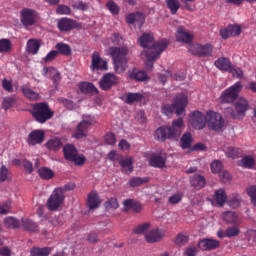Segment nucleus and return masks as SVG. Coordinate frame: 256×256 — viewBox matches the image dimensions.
<instances>
[{
  "mask_svg": "<svg viewBox=\"0 0 256 256\" xmlns=\"http://www.w3.org/2000/svg\"><path fill=\"white\" fill-rule=\"evenodd\" d=\"M183 127V118L172 121V126H161L155 131V139L165 143L166 139L173 140L181 137V128Z\"/></svg>",
  "mask_w": 256,
  "mask_h": 256,
  "instance_id": "obj_1",
  "label": "nucleus"
},
{
  "mask_svg": "<svg viewBox=\"0 0 256 256\" xmlns=\"http://www.w3.org/2000/svg\"><path fill=\"white\" fill-rule=\"evenodd\" d=\"M109 55L112 57L114 71L121 75V73H125L127 71V67H129L127 60V55H129V48L122 47H110L108 51Z\"/></svg>",
  "mask_w": 256,
  "mask_h": 256,
  "instance_id": "obj_2",
  "label": "nucleus"
},
{
  "mask_svg": "<svg viewBox=\"0 0 256 256\" xmlns=\"http://www.w3.org/2000/svg\"><path fill=\"white\" fill-rule=\"evenodd\" d=\"M188 103L189 100L187 95L180 93L174 97L173 104L162 105L161 111L166 116L176 113L177 117H181V115L185 113V109L187 108Z\"/></svg>",
  "mask_w": 256,
  "mask_h": 256,
  "instance_id": "obj_3",
  "label": "nucleus"
},
{
  "mask_svg": "<svg viewBox=\"0 0 256 256\" xmlns=\"http://www.w3.org/2000/svg\"><path fill=\"white\" fill-rule=\"evenodd\" d=\"M30 114L33 119L41 125H43V123H47L50 119H53V115H55L53 110H51V107H49V104L46 102H39L32 105Z\"/></svg>",
  "mask_w": 256,
  "mask_h": 256,
  "instance_id": "obj_4",
  "label": "nucleus"
},
{
  "mask_svg": "<svg viewBox=\"0 0 256 256\" xmlns=\"http://www.w3.org/2000/svg\"><path fill=\"white\" fill-rule=\"evenodd\" d=\"M167 47H169V42H167V39H162L156 46L144 51L147 59L145 65L148 71L153 69V62L161 57V53H163Z\"/></svg>",
  "mask_w": 256,
  "mask_h": 256,
  "instance_id": "obj_5",
  "label": "nucleus"
},
{
  "mask_svg": "<svg viewBox=\"0 0 256 256\" xmlns=\"http://www.w3.org/2000/svg\"><path fill=\"white\" fill-rule=\"evenodd\" d=\"M249 111V101L245 98H239L233 103V110L230 112L232 119H245Z\"/></svg>",
  "mask_w": 256,
  "mask_h": 256,
  "instance_id": "obj_6",
  "label": "nucleus"
},
{
  "mask_svg": "<svg viewBox=\"0 0 256 256\" xmlns=\"http://www.w3.org/2000/svg\"><path fill=\"white\" fill-rule=\"evenodd\" d=\"M39 21V13L31 8H23L20 11V23H22L25 29L28 27H33Z\"/></svg>",
  "mask_w": 256,
  "mask_h": 256,
  "instance_id": "obj_7",
  "label": "nucleus"
},
{
  "mask_svg": "<svg viewBox=\"0 0 256 256\" xmlns=\"http://www.w3.org/2000/svg\"><path fill=\"white\" fill-rule=\"evenodd\" d=\"M243 89L241 82H236L234 85L226 89L220 96V103H233L239 97V93Z\"/></svg>",
  "mask_w": 256,
  "mask_h": 256,
  "instance_id": "obj_8",
  "label": "nucleus"
},
{
  "mask_svg": "<svg viewBox=\"0 0 256 256\" xmlns=\"http://www.w3.org/2000/svg\"><path fill=\"white\" fill-rule=\"evenodd\" d=\"M63 203H65V195L61 189L55 188L48 198L46 205L49 211H57Z\"/></svg>",
  "mask_w": 256,
  "mask_h": 256,
  "instance_id": "obj_9",
  "label": "nucleus"
},
{
  "mask_svg": "<svg viewBox=\"0 0 256 256\" xmlns=\"http://www.w3.org/2000/svg\"><path fill=\"white\" fill-rule=\"evenodd\" d=\"M189 53L196 57H211L213 55V45L206 44H191L188 47Z\"/></svg>",
  "mask_w": 256,
  "mask_h": 256,
  "instance_id": "obj_10",
  "label": "nucleus"
},
{
  "mask_svg": "<svg viewBox=\"0 0 256 256\" xmlns=\"http://www.w3.org/2000/svg\"><path fill=\"white\" fill-rule=\"evenodd\" d=\"M93 123H95L93 117H84L83 120L77 125L76 132L73 134V137H75V139H83V137H87L89 127H91Z\"/></svg>",
  "mask_w": 256,
  "mask_h": 256,
  "instance_id": "obj_11",
  "label": "nucleus"
},
{
  "mask_svg": "<svg viewBox=\"0 0 256 256\" xmlns=\"http://www.w3.org/2000/svg\"><path fill=\"white\" fill-rule=\"evenodd\" d=\"M57 27L61 33H68L69 31H73V29H81L82 25L77 20L63 17L58 20Z\"/></svg>",
  "mask_w": 256,
  "mask_h": 256,
  "instance_id": "obj_12",
  "label": "nucleus"
},
{
  "mask_svg": "<svg viewBox=\"0 0 256 256\" xmlns=\"http://www.w3.org/2000/svg\"><path fill=\"white\" fill-rule=\"evenodd\" d=\"M207 121L210 129L213 131H221L225 127V121H223V116L217 112L209 111L207 112Z\"/></svg>",
  "mask_w": 256,
  "mask_h": 256,
  "instance_id": "obj_13",
  "label": "nucleus"
},
{
  "mask_svg": "<svg viewBox=\"0 0 256 256\" xmlns=\"http://www.w3.org/2000/svg\"><path fill=\"white\" fill-rule=\"evenodd\" d=\"M189 124L193 129H205V125H207V118L203 112L194 111L189 116Z\"/></svg>",
  "mask_w": 256,
  "mask_h": 256,
  "instance_id": "obj_14",
  "label": "nucleus"
},
{
  "mask_svg": "<svg viewBox=\"0 0 256 256\" xmlns=\"http://www.w3.org/2000/svg\"><path fill=\"white\" fill-rule=\"evenodd\" d=\"M119 83V78L113 73H106L101 78L99 85L102 91H109L113 89L114 85Z\"/></svg>",
  "mask_w": 256,
  "mask_h": 256,
  "instance_id": "obj_15",
  "label": "nucleus"
},
{
  "mask_svg": "<svg viewBox=\"0 0 256 256\" xmlns=\"http://www.w3.org/2000/svg\"><path fill=\"white\" fill-rule=\"evenodd\" d=\"M167 163V154L164 152L153 153L149 158L150 167H155L156 169H163Z\"/></svg>",
  "mask_w": 256,
  "mask_h": 256,
  "instance_id": "obj_16",
  "label": "nucleus"
},
{
  "mask_svg": "<svg viewBox=\"0 0 256 256\" xmlns=\"http://www.w3.org/2000/svg\"><path fill=\"white\" fill-rule=\"evenodd\" d=\"M91 59V71H107V61L101 58V54H99V52H94Z\"/></svg>",
  "mask_w": 256,
  "mask_h": 256,
  "instance_id": "obj_17",
  "label": "nucleus"
},
{
  "mask_svg": "<svg viewBox=\"0 0 256 256\" xmlns=\"http://www.w3.org/2000/svg\"><path fill=\"white\" fill-rule=\"evenodd\" d=\"M221 246V242L217 239L204 238L199 241L198 247L201 251H215V249H219Z\"/></svg>",
  "mask_w": 256,
  "mask_h": 256,
  "instance_id": "obj_18",
  "label": "nucleus"
},
{
  "mask_svg": "<svg viewBox=\"0 0 256 256\" xmlns=\"http://www.w3.org/2000/svg\"><path fill=\"white\" fill-rule=\"evenodd\" d=\"M159 42L160 41L155 43V38H153L149 33H143L138 39L140 47L146 49V51L153 49V47L157 46Z\"/></svg>",
  "mask_w": 256,
  "mask_h": 256,
  "instance_id": "obj_19",
  "label": "nucleus"
},
{
  "mask_svg": "<svg viewBox=\"0 0 256 256\" xmlns=\"http://www.w3.org/2000/svg\"><path fill=\"white\" fill-rule=\"evenodd\" d=\"M45 141V132L43 130H33L27 138L28 145H41Z\"/></svg>",
  "mask_w": 256,
  "mask_h": 256,
  "instance_id": "obj_20",
  "label": "nucleus"
},
{
  "mask_svg": "<svg viewBox=\"0 0 256 256\" xmlns=\"http://www.w3.org/2000/svg\"><path fill=\"white\" fill-rule=\"evenodd\" d=\"M126 22L128 25H137L141 29L145 23V15L141 12L130 13L126 16Z\"/></svg>",
  "mask_w": 256,
  "mask_h": 256,
  "instance_id": "obj_21",
  "label": "nucleus"
},
{
  "mask_svg": "<svg viewBox=\"0 0 256 256\" xmlns=\"http://www.w3.org/2000/svg\"><path fill=\"white\" fill-rule=\"evenodd\" d=\"M163 237H165V234L158 228L150 230L145 235L147 243H159Z\"/></svg>",
  "mask_w": 256,
  "mask_h": 256,
  "instance_id": "obj_22",
  "label": "nucleus"
},
{
  "mask_svg": "<svg viewBox=\"0 0 256 256\" xmlns=\"http://www.w3.org/2000/svg\"><path fill=\"white\" fill-rule=\"evenodd\" d=\"M43 77H52V81L54 85H59V82L61 81V73L57 71L54 67H44L42 70Z\"/></svg>",
  "mask_w": 256,
  "mask_h": 256,
  "instance_id": "obj_23",
  "label": "nucleus"
},
{
  "mask_svg": "<svg viewBox=\"0 0 256 256\" xmlns=\"http://www.w3.org/2000/svg\"><path fill=\"white\" fill-rule=\"evenodd\" d=\"M20 225L28 233H39V225L32 219L22 218Z\"/></svg>",
  "mask_w": 256,
  "mask_h": 256,
  "instance_id": "obj_24",
  "label": "nucleus"
},
{
  "mask_svg": "<svg viewBox=\"0 0 256 256\" xmlns=\"http://www.w3.org/2000/svg\"><path fill=\"white\" fill-rule=\"evenodd\" d=\"M176 40L179 43H191L193 41V35L185 31V27L180 26L176 32Z\"/></svg>",
  "mask_w": 256,
  "mask_h": 256,
  "instance_id": "obj_25",
  "label": "nucleus"
},
{
  "mask_svg": "<svg viewBox=\"0 0 256 256\" xmlns=\"http://www.w3.org/2000/svg\"><path fill=\"white\" fill-rule=\"evenodd\" d=\"M223 221L228 223V225H241V218L237 215V212L227 211L223 213Z\"/></svg>",
  "mask_w": 256,
  "mask_h": 256,
  "instance_id": "obj_26",
  "label": "nucleus"
},
{
  "mask_svg": "<svg viewBox=\"0 0 256 256\" xmlns=\"http://www.w3.org/2000/svg\"><path fill=\"white\" fill-rule=\"evenodd\" d=\"M101 205V201L99 200V194L97 192L92 191L88 194L87 198V207L90 210L98 209V207Z\"/></svg>",
  "mask_w": 256,
  "mask_h": 256,
  "instance_id": "obj_27",
  "label": "nucleus"
},
{
  "mask_svg": "<svg viewBox=\"0 0 256 256\" xmlns=\"http://www.w3.org/2000/svg\"><path fill=\"white\" fill-rule=\"evenodd\" d=\"M46 147L49 149V151L57 153V151L63 149V141L58 137H53L47 141Z\"/></svg>",
  "mask_w": 256,
  "mask_h": 256,
  "instance_id": "obj_28",
  "label": "nucleus"
},
{
  "mask_svg": "<svg viewBox=\"0 0 256 256\" xmlns=\"http://www.w3.org/2000/svg\"><path fill=\"white\" fill-rule=\"evenodd\" d=\"M21 91L24 97H26V99H29L30 101H39V99H41L39 93L33 91L29 86H22Z\"/></svg>",
  "mask_w": 256,
  "mask_h": 256,
  "instance_id": "obj_29",
  "label": "nucleus"
},
{
  "mask_svg": "<svg viewBox=\"0 0 256 256\" xmlns=\"http://www.w3.org/2000/svg\"><path fill=\"white\" fill-rule=\"evenodd\" d=\"M233 65L231 64V60L229 58L221 57L218 60L215 61V67L217 69H220V71H231V67Z\"/></svg>",
  "mask_w": 256,
  "mask_h": 256,
  "instance_id": "obj_30",
  "label": "nucleus"
},
{
  "mask_svg": "<svg viewBox=\"0 0 256 256\" xmlns=\"http://www.w3.org/2000/svg\"><path fill=\"white\" fill-rule=\"evenodd\" d=\"M125 103L127 105H133V103H139V101H143V94L136 92H128L124 95Z\"/></svg>",
  "mask_w": 256,
  "mask_h": 256,
  "instance_id": "obj_31",
  "label": "nucleus"
},
{
  "mask_svg": "<svg viewBox=\"0 0 256 256\" xmlns=\"http://www.w3.org/2000/svg\"><path fill=\"white\" fill-rule=\"evenodd\" d=\"M64 159L71 161L77 155V148L73 144H67L63 147Z\"/></svg>",
  "mask_w": 256,
  "mask_h": 256,
  "instance_id": "obj_32",
  "label": "nucleus"
},
{
  "mask_svg": "<svg viewBox=\"0 0 256 256\" xmlns=\"http://www.w3.org/2000/svg\"><path fill=\"white\" fill-rule=\"evenodd\" d=\"M53 248L51 247H32L30 250V256H49L51 255Z\"/></svg>",
  "mask_w": 256,
  "mask_h": 256,
  "instance_id": "obj_33",
  "label": "nucleus"
},
{
  "mask_svg": "<svg viewBox=\"0 0 256 256\" xmlns=\"http://www.w3.org/2000/svg\"><path fill=\"white\" fill-rule=\"evenodd\" d=\"M55 49L58 53V55H64L65 57H69L73 53V50L71 49V46L69 44H65L63 42L57 43L55 46Z\"/></svg>",
  "mask_w": 256,
  "mask_h": 256,
  "instance_id": "obj_34",
  "label": "nucleus"
},
{
  "mask_svg": "<svg viewBox=\"0 0 256 256\" xmlns=\"http://www.w3.org/2000/svg\"><path fill=\"white\" fill-rule=\"evenodd\" d=\"M119 165L123 169L124 173L126 175H129V173H133V158H125L119 160Z\"/></svg>",
  "mask_w": 256,
  "mask_h": 256,
  "instance_id": "obj_35",
  "label": "nucleus"
},
{
  "mask_svg": "<svg viewBox=\"0 0 256 256\" xmlns=\"http://www.w3.org/2000/svg\"><path fill=\"white\" fill-rule=\"evenodd\" d=\"M238 165L244 169H253V167H255V158H253L251 155H246L240 161H238Z\"/></svg>",
  "mask_w": 256,
  "mask_h": 256,
  "instance_id": "obj_36",
  "label": "nucleus"
},
{
  "mask_svg": "<svg viewBox=\"0 0 256 256\" xmlns=\"http://www.w3.org/2000/svg\"><path fill=\"white\" fill-rule=\"evenodd\" d=\"M190 183L195 189H203L205 187L206 180L202 175H194L190 178Z\"/></svg>",
  "mask_w": 256,
  "mask_h": 256,
  "instance_id": "obj_37",
  "label": "nucleus"
},
{
  "mask_svg": "<svg viewBox=\"0 0 256 256\" xmlns=\"http://www.w3.org/2000/svg\"><path fill=\"white\" fill-rule=\"evenodd\" d=\"M214 199L220 207H223V205H225V202L227 201V193L225 192V189L220 188L216 190L214 193Z\"/></svg>",
  "mask_w": 256,
  "mask_h": 256,
  "instance_id": "obj_38",
  "label": "nucleus"
},
{
  "mask_svg": "<svg viewBox=\"0 0 256 256\" xmlns=\"http://www.w3.org/2000/svg\"><path fill=\"white\" fill-rule=\"evenodd\" d=\"M39 49H41V43L37 39H30L27 42V51L32 55H37L39 53Z\"/></svg>",
  "mask_w": 256,
  "mask_h": 256,
  "instance_id": "obj_39",
  "label": "nucleus"
},
{
  "mask_svg": "<svg viewBox=\"0 0 256 256\" xmlns=\"http://www.w3.org/2000/svg\"><path fill=\"white\" fill-rule=\"evenodd\" d=\"M79 89L81 93H94L95 95L99 93V90L97 89V87H95L93 83H89V82L80 83Z\"/></svg>",
  "mask_w": 256,
  "mask_h": 256,
  "instance_id": "obj_40",
  "label": "nucleus"
},
{
  "mask_svg": "<svg viewBox=\"0 0 256 256\" xmlns=\"http://www.w3.org/2000/svg\"><path fill=\"white\" fill-rule=\"evenodd\" d=\"M4 227L8 229H19L21 227V221L13 216H8L4 219Z\"/></svg>",
  "mask_w": 256,
  "mask_h": 256,
  "instance_id": "obj_41",
  "label": "nucleus"
},
{
  "mask_svg": "<svg viewBox=\"0 0 256 256\" xmlns=\"http://www.w3.org/2000/svg\"><path fill=\"white\" fill-rule=\"evenodd\" d=\"M193 143V135L190 132H186L182 135L180 145L182 149H189Z\"/></svg>",
  "mask_w": 256,
  "mask_h": 256,
  "instance_id": "obj_42",
  "label": "nucleus"
},
{
  "mask_svg": "<svg viewBox=\"0 0 256 256\" xmlns=\"http://www.w3.org/2000/svg\"><path fill=\"white\" fill-rule=\"evenodd\" d=\"M38 175L41 179H45L46 181H49V179H53L55 177V172L47 167H41L38 170Z\"/></svg>",
  "mask_w": 256,
  "mask_h": 256,
  "instance_id": "obj_43",
  "label": "nucleus"
},
{
  "mask_svg": "<svg viewBox=\"0 0 256 256\" xmlns=\"http://www.w3.org/2000/svg\"><path fill=\"white\" fill-rule=\"evenodd\" d=\"M166 5L172 15H177V12L181 8V3H179V0H166Z\"/></svg>",
  "mask_w": 256,
  "mask_h": 256,
  "instance_id": "obj_44",
  "label": "nucleus"
},
{
  "mask_svg": "<svg viewBox=\"0 0 256 256\" xmlns=\"http://www.w3.org/2000/svg\"><path fill=\"white\" fill-rule=\"evenodd\" d=\"M150 227H151V223L149 222L139 224L133 229V233H135V235H145V233L149 231Z\"/></svg>",
  "mask_w": 256,
  "mask_h": 256,
  "instance_id": "obj_45",
  "label": "nucleus"
},
{
  "mask_svg": "<svg viewBox=\"0 0 256 256\" xmlns=\"http://www.w3.org/2000/svg\"><path fill=\"white\" fill-rule=\"evenodd\" d=\"M129 77L135 81H147V73L145 71L133 70Z\"/></svg>",
  "mask_w": 256,
  "mask_h": 256,
  "instance_id": "obj_46",
  "label": "nucleus"
},
{
  "mask_svg": "<svg viewBox=\"0 0 256 256\" xmlns=\"http://www.w3.org/2000/svg\"><path fill=\"white\" fill-rule=\"evenodd\" d=\"M145 183H149V178L133 177L129 180L130 187H140V185H143Z\"/></svg>",
  "mask_w": 256,
  "mask_h": 256,
  "instance_id": "obj_47",
  "label": "nucleus"
},
{
  "mask_svg": "<svg viewBox=\"0 0 256 256\" xmlns=\"http://www.w3.org/2000/svg\"><path fill=\"white\" fill-rule=\"evenodd\" d=\"M228 205L233 209H237L241 205V196L239 194H232L228 201Z\"/></svg>",
  "mask_w": 256,
  "mask_h": 256,
  "instance_id": "obj_48",
  "label": "nucleus"
},
{
  "mask_svg": "<svg viewBox=\"0 0 256 256\" xmlns=\"http://www.w3.org/2000/svg\"><path fill=\"white\" fill-rule=\"evenodd\" d=\"M11 51V40L0 39V53H9Z\"/></svg>",
  "mask_w": 256,
  "mask_h": 256,
  "instance_id": "obj_49",
  "label": "nucleus"
},
{
  "mask_svg": "<svg viewBox=\"0 0 256 256\" xmlns=\"http://www.w3.org/2000/svg\"><path fill=\"white\" fill-rule=\"evenodd\" d=\"M72 9H75L76 11H87L89 9V4L82 0H77L72 4Z\"/></svg>",
  "mask_w": 256,
  "mask_h": 256,
  "instance_id": "obj_50",
  "label": "nucleus"
},
{
  "mask_svg": "<svg viewBox=\"0 0 256 256\" xmlns=\"http://www.w3.org/2000/svg\"><path fill=\"white\" fill-rule=\"evenodd\" d=\"M71 7L65 5V4H59L56 8V14L57 15H71Z\"/></svg>",
  "mask_w": 256,
  "mask_h": 256,
  "instance_id": "obj_51",
  "label": "nucleus"
},
{
  "mask_svg": "<svg viewBox=\"0 0 256 256\" xmlns=\"http://www.w3.org/2000/svg\"><path fill=\"white\" fill-rule=\"evenodd\" d=\"M106 7L110 13H112V15H119V11L121 10L119 5H117V3H115L113 0L108 1Z\"/></svg>",
  "mask_w": 256,
  "mask_h": 256,
  "instance_id": "obj_52",
  "label": "nucleus"
},
{
  "mask_svg": "<svg viewBox=\"0 0 256 256\" xmlns=\"http://www.w3.org/2000/svg\"><path fill=\"white\" fill-rule=\"evenodd\" d=\"M241 154V150L235 147H228L226 149V156L229 157L230 159H237L239 155Z\"/></svg>",
  "mask_w": 256,
  "mask_h": 256,
  "instance_id": "obj_53",
  "label": "nucleus"
},
{
  "mask_svg": "<svg viewBox=\"0 0 256 256\" xmlns=\"http://www.w3.org/2000/svg\"><path fill=\"white\" fill-rule=\"evenodd\" d=\"M212 173H219L223 170V163L219 160H215L210 165Z\"/></svg>",
  "mask_w": 256,
  "mask_h": 256,
  "instance_id": "obj_54",
  "label": "nucleus"
},
{
  "mask_svg": "<svg viewBox=\"0 0 256 256\" xmlns=\"http://www.w3.org/2000/svg\"><path fill=\"white\" fill-rule=\"evenodd\" d=\"M8 213H11V202L9 200L0 205V215H7Z\"/></svg>",
  "mask_w": 256,
  "mask_h": 256,
  "instance_id": "obj_55",
  "label": "nucleus"
},
{
  "mask_svg": "<svg viewBox=\"0 0 256 256\" xmlns=\"http://www.w3.org/2000/svg\"><path fill=\"white\" fill-rule=\"evenodd\" d=\"M183 199V195L181 192H177L176 194L169 197L168 201L171 205H177L178 203H181Z\"/></svg>",
  "mask_w": 256,
  "mask_h": 256,
  "instance_id": "obj_56",
  "label": "nucleus"
},
{
  "mask_svg": "<svg viewBox=\"0 0 256 256\" xmlns=\"http://www.w3.org/2000/svg\"><path fill=\"white\" fill-rule=\"evenodd\" d=\"M175 243L176 245H179V247L187 245V243H189V237L183 234H178L175 239Z\"/></svg>",
  "mask_w": 256,
  "mask_h": 256,
  "instance_id": "obj_57",
  "label": "nucleus"
},
{
  "mask_svg": "<svg viewBox=\"0 0 256 256\" xmlns=\"http://www.w3.org/2000/svg\"><path fill=\"white\" fill-rule=\"evenodd\" d=\"M104 205L107 209H119V202L117 201V198H110Z\"/></svg>",
  "mask_w": 256,
  "mask_h": 256,
  "instance_id": "obj_58",
  "label": "nucleus"
},
{
  "mask_svg": "<svg viewBox=\"0 0 256 256\" xmlns=\"http://www.w3.org/2000/svg\"><path fill=\"white\" fill-rule=\"evenodd\" d=\"M228 29H230V35L232 37H237L238 35H241V26L239 25H228Z\"/></svg>",
  "mask_w": 256,
  "mask_h": 256,
  "instance_id": "obj_59",
  "label": "nucleus"
},
{
  "mask_svg": "<svg viewBox=\"0 0 256 256\" xmlns=\"http://www.w3.org/2000/svg\"><path fill=\"white\" fill-rule=\"evenodd\" d=\"M59 55V52L57 50H51L46 57L44 58L45 63H51V61H55Z\"/></svg>",
  "mask_w": 256,
  "mask_h": 256,
  "instance_id": "obj_60",
  "label": "nucleus"
},
{
  "mask_svg": "<svg viewBox=\"0 0 256 256\" xmlns=\"http://www.w3.org/2000/svg\"><path fill=\"white\" fill-rule=\"evenodd\" d=\"M247 194L251 198L252 203L256 206V186H249L247 188Z\"/></svg>",
  "mask_w": 256,
  "mask_h": 256,
  "instance_id": "obj_61",
  "label": "nucleus"
},
{
  "mask_svg": "<svg viewBox=\"0 0 256 256\" xmlns=\"http://www.w3.org/2000/svg\"><path fill=\"white\" fill-rule=\"evenodd\" d=\"M241 231L237 227H228L226 229V237H237Z\"/></svg>",
  "mask_w": 256,
  "mask_h": 256,
  "instance_id": "obj_62",
  "label": "nucleus"
},
{
  "mask_svg": "<svg viewBox=\"0 0 256 256\" xmlns=\"http://www.w3.org/2000/svg\"><path fill=\"white\" fill-rule=\"evenodd\" d=\"M70 161L72 163H75L76 165H85V161H87V158L84 155L76 154L74 158H72Z\"/></svg>",
  "mask_w": 256,
  "mask_h": 256,
  "instance_id": "obj_63",
  "label": "nucleus"
},
{
  "mask_svg": "<svg viewBox=\"0 0 256 256\" xmlns=\"http://www.w3.org/2000/svg\"><path fill=\"white\" fill-rule=\"evenodd\" d=\"M219 177L222 183H229V181H231V174L227 170H222Z\"/></svg>",
  "mask_w": 256,
  "mask_h": 256,
  "instance_id": "obj_64",
  "label": "nucleus"
}]
</instances>
